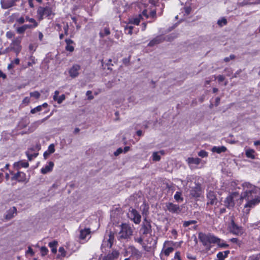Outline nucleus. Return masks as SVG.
I'll return each instance as SVG.
<instances>
[{
    "label": "nucleus",
    "instance_id": "obj_1",
    "mask_svg": "<svg viewBox=\"0 0 260 260\" xmlns=\"http://www.w3.org/2000/svg\"><path fill=\"white\" fill-rule=\"evenodd\" d=\"M242 187L243 191L241 194L240 195L236 192L232 193L225 199L224 205L226 207L231 208L236 205H240L241 202L245 200L247 203L244 205L243 212L248 214L250 208L260 202V188L248 182L243 183Z\"/></svg>",
    "mask_w": 260,
    "mask_h": 260
},
{
    "label": "nucleus",
    "instance_id": "obj_2",
    "mask_svg": "<svg viewBox=\"0 0 260 260\" xmlns=\"http://www.w3.org/2000/svg\"><path fill=\"white\" fill-rule=\"evenodd\" d=\"M141 10L142 11V13L135 17L129 19L130 23L138 25L140 23L141 20L143 19L144 17L147 19L149 18H154L156 17L155 10H151L150 12L148 13L147 9Z\"/></svg>",
    "mask_w": 260,
    "mask_h": 260
},
{
    "label": "nucleus",
    "instance_id": "obj_3",
    "mask_svg": "<svg viewBox=\"0 0 260 260\" xmlns=\"http://www.w3.org/2000/svg\"><path fill=\"white\" fill-rule=\"evenodd\" d=\"M200 239L204 245H207L208 243H217L221 247H225L228 246L227 244L221 243L220 239L211 234L200 236Z\"/></svg>",
    "mask_w": 260,
    "mask_h": 260
},
{
    "label": "nucleus",
    "instance_id": "obj_4",
    "mask_svg": "<svg viewBox=\"0 0 260 260\" xmlns=\"http://www.w3.org/2000/svg\"><path fill=\"white\" fill-rule=\"evenodd\" d=\"M132 230L128 225L122 224L121 226V230L118 233V238L127 239L132 235Z\"/></svg>",
    "mask_w": 260,
    "mask_h": 260
},
{
    "label": "nucleus",
    "instance_id": "obj_5",
    "mask_svg": "<svg viewBox=\"0 0 260 260\" xmlns=\"http://www.w3.org/2000/svg\"><path fill=\"white\" fill-rule=\"evenodd\" d=\"M158 0H141L140 5V9H147L148 12H150L151 10H155L152 9V7L154 6L157 3Z\"/></svg>",
    "mask_w": 260,
    "mask_h": 260
},
{
    "label": "nucleus",
    "instance_id": "obj_6",
    "mask_svg": "<svg viewBox=\"0 0 260 260\" xmlns=\"http://www.w3.org/2000/svg\"><path fill=\"white\" fill-rule=\"evenodd\" d=\"M39 20H42L44 17H50L53 15L51 8L46 7H40L37 11Z\"/></svg>",
    "mask_w": 260,
    "mask_h": 260
},
{
    "label": "nucleus",
    "instance_id": "obj_7",
    "mask_svg": "<svg viewBox=\"0 0 260 260\" xmlns=\"http://www.w3.org/2000/svg\"><path fill=\"white\" fill-rule=\"evenodd\" d=\"M114 239V234L111 232L105 235L101 245L102 249L104 247L111 248L113 243Z\"/></svg>",
    "mask_w": 260,
    "mask_h": 260
},
{
    "label": "nucleus",
    "instance_id": "obj_8",
    "mask_svg": "<svg viewBox=\"0 0 260 260\" xmlns=\"http://www.w3.org/2000/svg\"><path fill=\"white\" fill-rule=\"evenodd\" d=\"M127 214L128 217L136 224H139L140 223L141 216L136 210L133 208H130Z\"/></svg>",
    "mask_w": 260,
    "mask_h": 260
},
{
    "label": "nucleus",
    "instance_id": "obj_9",
    "mask_svg": "<svg viewBox=\"0 0 260 260\" xmlns=\"http://www.w3.org/2000/svg\"><path fill=\"white\" fill-rule=\"evenodd\" d=\"M21 38L17 37L15 38L10 44V49L14 51L17 55L19 54L21 49Z\"/></svg>",
    "mask_w": 260,
    "mask_h": 260
},
{
    "label": "nucleus",
    "instance_id": "obj_10",
    "mask_svg": "<svg viewBox=\"0 0 260 260\" xmlns=\"http://www.w3.org/2000/svg\"><path fill=\"white\" fill-rule=\"evenodd\" d=\"M173 245V242L172 241H165L161 254H164L166 256H169L174 251Z\"/></svg>",
    "mask_w": 260,
    "mask_h": 260
},
{
    "label": "nucleus",
    "instance_id": "obj_11",
    "mask_svg": "<svg viewBox=\"0 0 260 260\" xmlns=\"http://www.w3.org/2000/svg\"><path fill=\"white\" fill-rule=\"evenodd\" d=\"M12 180H16L19 182H27L28 179L26 178V174L23 172L19 171L16 173H15L11 178Z\"/></svg>",
    "mask_w": 260,
    "mask_h": 260
},
{
    "label": "nucleus",
    "instance_id": "obj_12",
    "mask_svg": "<svg viewBox=\"0 0 260 260\" xmlns=\"http://www.w3.org/2000/svg\"><path fill=\"white\" fill-rule=\"evenodd\" d=\"M229 229L231 232L237 235H241L244 232L242 227L237 225L233 220L232 221Z\"/></svg>",
    "mask_w": 260,
    "mask_h": 260
},
{
    "label": "nucleus",
    "instance_id": "obj_13",
    "mask_svg": "<svg viewBox=\"0 0 260 260\" xmlns=\"http://www.w3.org/2000/svg\"><path fill=\"white\" fill-rule=\"evenodd\" d=\"M167 210L172 213L178 214L181 211V208L177 204L173 203H168L166 204Z\"/></svg>",
    "mask_w": 260,
    "mask_h": 260
},
{
    "label": "nucleus",
    "instance_id": "obj_14",
    "mask_svg": "<svg viewBox=\"0 0 260 260\" xmlns=\"http://www.w3.org/2000/svg\"><path fill=\"white\" fill-rule=\"evenodd\" d=\"M81 66L78 64H75L69 69V74L72 78L77 77L79 74Z\"/></svg>",
    "mask_w": 260,
    "mask_h": 260
},
{
    "label": "nucleus",
    "instance_id": "obj_15",
    "mask_svg": "<svg viewBox=\"0 0 260 260\" xmlns=\"http://www.w3.org/2000/svg\"><path fill=\"white\" fill-rule=\"evenodd\" d=\"M90 238V231L89 229H84L80 231V239L81 242H86Z\"/></svg>",
    "mask_w": 260,
    "mask_h": 260
},
{
    "label": "nucleus",
    "instance_id": "obj_16",
    "mask_svg": "<svg viewBox=\"0 0 260 260\" xmlns=\"http://www.w3.org/2000/svg\"><path fill=\"white\" fill-rule=\"evenodd\" d=\"M119 252L116 250L109 251L104 257V260H114L118 257Z\"/></svg>",
    "mask_w": 260,
    "mask_h": 260
},
{
    "label": "nucleus",
    "instance_id": "obj_17",
    "mask_svg": "<svg viewBox=\"0 0 260 260\" xmlns=\"http://www.w3.org/2000/svg\"><path fill=\"white\" fill-rule=\"evenodd\" d=\"M18 0H1L2 8L4 9H9L15 4Z\"/></svg>",
    "mask_w": 260,
    "mask_h": 260
},
{
    "label": "nucleus",
    "instance_id": "obj_18",
    "mask_svg": "<svg viewBox=\"0 0 260 260\" xmlns=\"http://www.w3.org/2000/svg\"><path fill=\"white\" fill-rule=\"evenodd\" d=\"M141 230L142 231L144 234H149L151 232V225L150 223L146 219H144V221L143 223Z\"/></svg>",
    "mask_w": 260,
    "mask_h": 260
},
{
    "label": "nucleus",
    "instance_id": "obj_19",
    "mask_svg": "<svg viewBox=\"0 0 260 260\" xmlns=\"http://www.w3.org/2000/svg\"><path fill=\"white\" fill-rule=\"evenodd\" d=\"M54 163L52 161H49L47 165L41 169V172L43 174L49 173L52 171Z\"/></svg>",
    "mask_w": 260,
    "mask_h": 260
},
{
    "label": "nucleus",
    "instance_id": "obj_20",
    "mask_svg": "<svg viewBox=\"0 0 260 260\" xmlns=\"http://www.w3.org/2000/svg\"><path fill=\"white\" fill-rule=\"evenodd\" d=\"M17 214V209L15 207L10 208L6 213L5 218L10 220Z\"/></svg>",
    "mask_w": 260,
    "mask_h": 260
},
{
    "label": "nucleus",
    "instance_id": "obj_21",
    "mask_svg": "<svg viewBox=\"0 0 260 260\" xmlns=\"http://www.w3.org/2000/svg\"><path fill=\"white\" fill-rule=\"evenodd\" d=\"M165 38L162 36H159L156 37L154 39L152 40L148 44V46L150 47H152L157 45L165 40Z\"/></svg>",
    "mask_w": 260,
    "mask_h": 260
},
{
    "label": "nucleus",
    "instance_id": "obj_22",
    "mask_svg": "<svg viewBox=\"0 0 260 260\" xmlns=\"http://www.w3.org/2000/svg\"><path fill=\"white\" fill-rule=\"evenodd\" d=\"M14 167L17 170L20 169L21 168H26L28 167L29 164L25 160H20L15 162L13 165Z\"/></svg>",
    "mask_w": 260,
    "mask_h": 260
},
{
    "label": "nucleus",
    "instance_id": "obj_23",
    "mask_svg": "<svg viewBox=\"0 0 260 260\" xmlns=\"http://www.w3.org/2000/svg\"><path fill=\"white\" fill-rule=\"evenodd\" d=\"M59 92L58 90H56L54 92V94L53 96V99L55 101H56L58 104H61L66 99L64 94H62L58 96Z\"/></svg>",
    "mask_w": 260,
    "mask_h": 260
},
{
    "label": "nucleus",
    "instance_id": "obj_24",
    "mask_svg": "<svg viewBox=\"0 0 260 260\" xmlns=\"http://www.w3.org/2000/svg\"><path fill=\"white\" fill-rule=\"evenodd\" d=\"M255 151L250 148H245V155L247 157L254 159L255 158Z\"/></svg>",
    "mask_w": 260,
    "mask_h": 260
},
{
    "label": "nucleus",
    "instance_id": "obj_25",
    "mask_svg": "<svg viewBox=\"0 0 260 260\" xmlns=\"http://www.w3.org/2000/svg\"><path fill=\"white\" fill-rule=\"evenodd\" d=\"M229 253L230 251L229 250L218 252L217 254L216 260H224L225 258L228 256Z\"/></svg>",
    "mask_w": 260,
    "mask_h": 260
},
{
    "label": "nucleus",
    "instance_id": "obj_26",
    "mask_svg": "<svg viewBox=\"0 0 260 260\" xmlns=\"http://www.w3.org/2000/svg\"><path fill=\"white\" fill-rule=\"evenodd\" d=\"M226 148L223 146H214L212 148V151L213 152H216L217 153H220L226 151Z\"/></svg>",
    "mask_w": 260,
    "mask_h": 260
},
{
    "label": "nucleus",
    "instance_id": "obj_27",
    "mask_svg": "<svg viewBox=\"0 0 260 260\" xmlns=\"http://www.w3.org/2000/svg\"><path fill=\"white\" fill-rule=\"evenodd\" d=\"M66 42L67 43L66 50L70 52L73 51L74 50V47L72 45L73 41L71 39H66Z\"/></svg>",
    "mask_w": 260,
    "mask_h": 260
},
{
    "label": "nucleus",
    "instance_id": "obj_28",
    "mask_svg": "<svg viewBox=\"0 0 260 260\" xmlns=\"http://www.w3.org/2000/svg\"><path fill=\"white\" fill-rule=\"evenodd\" d=\"M187 163L190 165L192 164H194L198 165L200 164L201 162V159L199 158H193V157H189L187 159Z\"/></svg>",
    "mask_w": 260,
    "mask_h": 260
},
{
    "label": "nucleus",
    "instance_id": "obj_29",
    "mask_svg": "<svg viewBox=\"0 0 260 260\" xmlns=\"http://www.w3.org/2000/svg\"><path fill=\"white\" fill-rule=\"evenodd\" d=\"M254 0H243L242 2L238 3V5L240 7H243L246 5H254Z\"/></svg>",
    "mask_w": 260,
    "mask_h": 260
},
{
    "label": "nucleus",
    "instance_id": "obj_30",
    "mask_svg": "<svg viewBox=\"0 0 260 260\" xmlns=\"http://www.w3.org/2000/svg\"><path fill=\"white\" fill-rule=\"evenodd\" d=\"M28 28H30V26L25 24L17 28V31L19 34H23Z\"/></svg>",
    "mask_w": 260,
    "mask_h": 260
},
{
    "label": "nucleus",
    "instance_id": "obj_31",
    "mask_svg": "<svg viewBox=\"0 0 260 260\" xmlns=\"http://www.w3.org/2000/svg\"><path fill=\"white\" fill-rule=\"evenodd\" d=\"M174 198L177 202H181L183 200V198L182 197V193L180 191H177L175 193Z\"/></svg>",
    "mask_w": 260,
    "mask_h": 260
},
{
    "label": "nucleus",
    "instance_id": "obj_32",
    "mask_svg": "<svg viewBox=\"0 0 260 260\" xmlns=\"http://www.w3.org/2000/svg\"><path fill=\"white\" fill-rule=\"evenodd\" d=\"M110 34V31L109 28L108 27H105L103 30L100 31V35L101 37L103 38L109 35Z\"/></svg>",
    "mask_w": 260,
    "mask_h": 260
},
{
    "label": "nucleus",
    "instance_id": "obj_33",
    "mask_svg": "<svg viewBox=\"0 0 260 260\" xmlns=\"http://www.w3.org/2000/svg\"><path fill=\"white\" fill-rule=\"evenodd\" d=\"M57 243L56 241L50 242L49 243V246L51 248V251L53 253H56L57 251L56 246Z\"/></svg>",
    "mask_w": 260,
    "mask_h": 260
},
{
    "label": "nucleus",
    "instance_id": "obj_34",
    "mask_svg": "<svg viewBox=\"0 0 260 260\" xmlns=\"http://www.w3.org/2000/svg\"><path fill=\"white\" fill-rule=\"evenodd\" d=\"M217 23L220 27L225 25L227 24L226 19L225 17H222L218 20Z\"/></svg>",
    "mask_w": 260,
    "mask_h": 260
},
{
    "label": "nucleus",
    "instance_id": "obj_35",
    "mask_svg": "<svg viewBox=\"0 0 260 260\" xmlns=\"http://www.w3.org/2000/svg\"><path fill=\"white\" fill-rule=\"evenodd\" d=\"M29 22L31 23V24H27L28 26H30V28H35L38 26V23L34 18L29 19Z\"/></svg>",
    "mask_w": 260,
    "mask_h": 260
},
{
    "label": "nucleus",
    "instance_id": "obj_36",
    "mask_svg": "<svg viewBox=\"0 0 260 260\" xmlns=\"http://www.w3.org/2000/svg\"><path fill=\"white\" fill-rule=\"evenodd\" d=\"M160 159V155L159 152H154L152 154V160L153 161H159Z\"/></svg>",
    "mask_w": 260,
    "mask_h": 260
},
{
    "label": "nucleus",
    "instance_id": "obj_37",
    "mask_svg": "<svg viewBox=\"0 0 260 260\" xmlns=\"http://www.w3.org/2000/svg\"><path fill=\"white\" fill-rule=\"evenodd\" d=\"M30 96L31 97L34 98L36 99H38L40 98V94L38 91H35L30 92Z\"/></svg>",
    "mask_w": 260,
    "mask_h": 260
},
{
    "label": "nucleus",
    "instance_id": "obj_38",
    "mask_svg": "<svg viewBox=\"0 0 260 260\" xmlns=\"http://www.w3.org/2000/svg\"><path fill=\"white\" fill-rule=\"evenodd\" d=\"M42 110V108H41V106H40V105L32 109L31 110H30V113L31 114H35L38 112H40Z\"/></svg>",
    "mask_w": 260,
    "mask_h": 260
},
{
    "label": "nucleus",
    "instance_id": "obj_39",
    "mask_svg": "<svg viewBox=\"0 0 260 260\" xmlns=\"http://www.w3.org/2000/svg\"><path fill=\"white\" fill-rule=\"evenodd\" d=\"M196 186H197L196 187V192L193 193L192 190H191V194H192V196H193L194 197H198V196H199V194H200V187L198 185H196Z\"/></svg>",
    "mask_w": 260,
    "mask_h": 260
},
{
    "label": "nucleus",
    "instance_id": "obj_40",
    "mask_svg": "<svg viewBox=\"0 0 260 260\" xmlns=\"http://www.w3.org/2000/svg\"><path fill=\"white\" fill-rule=\"evenodd\" d=\"M47 151L49 154L52 153L55 151L54 145L53 144H51L48 146Z\"/></svg>",
    "mask_w": 260,
    "mask_h": 260
},
{
    "label": "nucleus",
    "instance_id": "obj_41",
    "mask_svg": "<svg viewBox=\"0 0 260 260\" xmlns=\"http://www.w3.org/2000/svg\"><path fill=\"white\" fill-rule=\"evenodd\" d=\"M207 197L209 198V197H211L210 204H213L214 203V201H215V197L213 194V192H209L208 194Z\"/></svg>",
    "mask_w": 260,
    "mask_h": 260
},
{
    "label": "nucleus",
    "instance_id": "obj_42",
    "mask_svg": "<svg viewBox=\"0 0 260 260\" xmlns=\"http://www.w3.org/2000/svg\"><path fill=\"white\" fill-rule=\"evenodd\" d=\"M248 260H260V254L252 255L249 257Z\"/></svg>",
    "mask_w": 260,
    "mask_h": 260
},
{
    "label": "nucleus",
    "instance_id": "obj_43",
    "mask_svg": "<svg viewBox=\"0 0 260 260\" xmlns=\"http://www.w3.org/2000/svg\"><path fill=\"white\" fill-rule=\"evenodd\" d=\"M196 223V221L195 220H189V221H185L184 223H183V226L184 227H187L189 225L191 224H195Z\"/></svg>",
    "mask_w": 260,
    "mask_h": 260
},
{
    "label": "nucleus",
    "instance_id": "obj_44",
    "mask_svg": "<svg viewBox=\"0 0 260 260\" xmlns=\"http://www.w3.org/2000/svg\"><path fill=\"white\" fill-rule=\"evenodd\" d=\"M26 155L29 160H31L34 158H35L37 156L38 153H34L31 154H29L28 152H26Z\"/></svg>",
    "mask_w": 260,
    "mask_h": 260
},
{
    "label": "nucleus",
    "instance_id": "obj_45",
    "mask_svg": "<svg viewBox=\"0 0 260 260\" xmlns=\"http://www.w3.org/2000/svg\"><path fill=\"white\" fill-rule=\"evenodd\" d=\"M48 250L46 247L43 246L41 248V254L43 256H44L47 254Z\"/></svg>",
    "mask_w": 260,
    "mask_h": 260
},
{
    "label": "nucleus",
    "instance_id": "obj_46",
    "mask_svg": "<svg viewBox=\"0 0 260 260\" xmlns=\"http://www.w3.org/2000/svg\"><path fill=\"white\" fill-rule=\"evenodd\" d=\"M198 155L200 157L204 158V157L207 156L208 153L204 150H201L199 152Z\"/></svg>",
    "mask_w": 260,
    "mask_h": 260
},
{
    "label": "nucleus",
    "instance_id": "obj_47",
    "mask_svg": "<svg viewBox=\"0 0 260 260\" xmlns=\"http://www.w3.org/2000/svg\"><path fill=\"white\" fill-rule=\"evenodd\" d=\"M48 119V117L40 120H38L36 122H35L33 124L38 126V125H40L41 123H42L43 122H44L46 120Z\"/></svg>",
    "mask_w": 260,
    "mask_h": 260
},
{
    "label": "nucleus",
    "instance_id": "obj_48",
    "mask_svg": "<svg viewBox=\"0 0 260 260\" xmlns=\"http://www.w3.org/2000/svg\"><path fill=\"white\" fill-rule=\"evenodd\" d=\"M14 36V34L13 32L9 31L6 32V37L8 39H11Z\"/></svg>",
    "mask_w": 260,
    "mask_h": 260
},
{
    "label": "nucleus",
    "instance_id": "obj_49",
    "mask_svg": "<svg viewBox=\"0 0 260 260\" xmlns=\"http://www.w3.org/2000/svg\"><path fill=\"white\" fill-rule=\"evenodd\" d=\"M58 251H59V252L60 253V254L61 256H66V251L63 247H59Z\"/></svg>",
    "mask_w": 260,
    "mask_h": 260
},
{
    "label": "nucleus",
    "instance_id": "obj_50",
    "mask_svg": "<svg viewBox=\"0 0 260 260\" xmlns=\"http://www.w3.org/2000/svg\"><path fill=\"white\" fill-rule=\"evenodd\" d=\"M174 258V259L182 260L180 257V252L179 251L176 252Z\"/></svg>",
    "mask_w": 260,
    "mask_h": 260
},
{
    "label": "nucleus",
    "instance_id": "obj_51",
    "mask_svg": "<svg viewBox=\"0 0 260 260\" xmlns=\"http://www.w3.org/2000/svg\"><path fill=\"white\" fill-rule=\"evenodd\" d=\"M125 32L128 35H132L133 33V30L132 28L129 27H127L126 26L124 28Z\"/></svg>",
    "mask_w": 260,
    "mask_h": 260
},
{
    "label": "nucleus",
    "instance_id": "obj_52",
    "mask_svg": "<svg viewBox=\"0 0 260 260\" xmlns=\"http://www.w3.org/2000/svg\"><path fill=\"white\" fill-rule=\"evenodd\" d=\"M16 21L19 24H23L25 22V19L23 17H21L17 19Z\"/></svg>",
    "mask_w": 260,
    "mask_h": 260
},
{
    "label": "nucleus",
    "instance_id": "obj_53",
    "mask_svg": "<svg viewBox=\"0 0 260 260\" xmlns=\"http://www.w3.org/2000/svg\"><path fill=\"white\" fill-rule=\"evenodd\" d=\"M37 46L35 44H31L29 45V50L30 51L34 52L36 50Z\"/></svg>",
    "mask_w": 260,
    "mask_h": 260
},
{
    "label": "nucleus",
    "instance_id": "obj_54",
    "mask_svg": "<svg viewBox=\"0 0 260 260\" xmlns=\"http://www.w3.org/2000/svg\"><path fill=\"white\" fill-rule=\"evenodd\" d=\"M123 152V149L121 148H119L117 150L114 152V154L115 156H118L120 154H121Z\"/></svg>",
    "mask_w": 260,
    "mask_h": 260
},
{
    "label": "nucleus",
    "instance_id": "obj_55",
    "mask_svg": "<svg viewBox=\"0 0 260 260\" xmlns=\"http://www.w3.org/2000/svg\"><path fill=\"white\" fill-rule=\"evenodd\" d=\"M235 58V56L234 55H231L229 57H226L224 58V61L225 62H228L231 59H233Z\"/></svg>",
    "mask_w": 260,
    "mask_h": 260
},
{
    "label": "nucleus",
    "instance_id": "obj_56",
    "mask_svg": "<svg viewBox=\"0 0 260 260\" xmlns=\"http://www.w3.org/2000/svg\"><path fill=\"white\" fill-rule=\"evenodd\" d=\"M86 95L88 96V99L92 100L93 99V96L92 95V92L91 91H87L86 92Z\"/></svg>",
    "mask_w": 260,
    "mask_h": 260
},
{
    "label": "nucleus",
    "instance_id": "obj_57",
    "mask_svg": "<svg viewBox=\"0 0 260 260\" xmlns=\"http://www.w3.org/2000/svg\"><path fill=\"white\" fill-rule=\"evenodd\" d=\"M26 254H30L31 255H33L34 254L33 250L31 249V247H28V250L26 252Z\"/></svg>",
    "mask_w": 260,
    "mask_h": 260
},
{
    "label": "nucleus",
    "instance_id": "obj_58",
    "mask_svg": "<svg viewBox=\"0 0 260 260\" xmlns=\"http://www.w3.org/2000/svg\"><path fill=\"white\" fill-rule=\"evenodd\" d=\"M29 102L30 98L29 97H25L22 101V103L25 104H28Z\"/></svg>",
    "mask_w": 260,
    "mask_h": 260
},
{
    "label": "nucleus",
    "instance_id": "obj_59",
    "mask_svg": "<svg viewBox=\"0 0 260 260\" xmlns=\"http://www.w3.org/2000/svg\"><path fill=\"white\" fill-rule=\"evenodd\" d=\"M217 79L219 82H222L224 80V77L223 75H219L217 77Z\"/></svg>",
    "mask_w": 260,
    "mask_h": 260
},
{
    "label": "nucleus",
    "instance_id": "obj_60",
    "mask_svg": "<svg viewBox=\"0 0 260 260\" xmlns=\"http://www.w3.org/2000/svg\"><path fill=\"white\" fill-rule=\"evenodd\" d=\"M135 241L141 244L143 242V239L141 237L137 238L135 239Z\"/></svg>",
    "mask_w": 260,
    "mask_h": 260
},
{
    "label": "nucleus",
    "instance_id": "obj_61",
    "mask_svg": "<svg viewBox=\"0 0 260 260\" xmlns=\"http://www.w3.org/2000/svg\"><path fill=\"white\" fill-rule=\"evenodd\" d=\"M19 62H20V60L18 58H16L15 59H14L13 61H12V62L13 64H18L19 63Z\"/></svg>",
    "mask_w": 260,
    "mask_h": 260
},
{
    "label": "nucleus",
    "instance_id": "obj_62",
    "mask_svg": "<svg viewBox=\"0 0 260 260\" xmlns=\"http://www.w3.org/2000/svg\"><path fill=\"white\" fill-rule=\"evenodd\" d=\"M0 78H2L3 79H5L6 78V75L3 73V72L0 70Z\"/></svg>",
    "mask_w": 260,
    "mask_h": 260
},
{
    "label": "nucleus",
    "instance_id": "obj_63",
    "mask_svg": "<svg viewBox=\"0 0 260 260\" xmlns=\"http://www.w3.org/2000/svg\"><path fill=\"white\" fill-rule=\"evenodd\" d=\"M68 28H69V26H68V24H67L64 26V32L65 34L67 35V33H68Z\"/></svg>",
    "mask_w": 260,
    "mask_h": 260
},
{
    "label": "nucleus",
    "instance_id": "obj_64",
    "mask_svg": "<svg viewBox=\"0 0 260 260\" xmlns=\"http://www.w3.org/2000/svg\"><path fill=\"white\" fill-rule=\"evenodd\" d=\"M14 68V64L11 62V63L9 64L8 66V69L11 70Z\"/></svg>",
    "mask_w": 260,
    "mask_h": 260
}]
</instances>
